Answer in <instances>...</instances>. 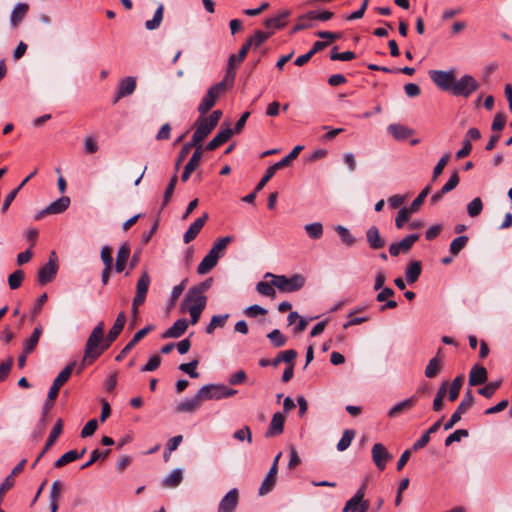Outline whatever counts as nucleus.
I'll use <instances>...</instances> for the list:
<instances>
[{
    "mask_svg": "<svg viewBox=\"0 0 512 512\" xmlns=\"http://www.w3.org/2000/svg\"><path fill=\"white\" fill-rule=\"evenodd\" d=\"M207 304V298L205 295H198L192 290H189L185 297V306L188 308H198L199 310H204Z\"/></svg>",
    "mask_w": 512,
    "mask_h": 512,
    "instance_id": "nucleus-22",
    "label": "nucleus"
},
{
    "mask_svg": "<svg viewBox=\"0 0 512 512\" xmlns=\"http://www.w3.org/2000/svg\"><path fill=\"white\" fill-rule=\"evenodd\" d=\"M130 256V247L127 243H123L120 245L118 251H117V257H116V264H115V270L118 273H121L124 271L126 267V263Z\"/></svg>",
    "mask_w": 512,
    "mask_h": 512,
    "instance_id": "nucleus-31",
    "label": "nucleus"
},
{
    "mask_svg": "<svg viewBox=\"0 0 512 512\" xmlns=\"http://www.w3.org/2000/svg\"><path fill=\"white\" fill-rule=\"evenodd\" d=\"M276 465H272L266 477L263 479L259 487V495L263 496L271 492L276 484L277 475Z\"/></svg>",
    "mask_w": 512,
    "mask_h": 512,
    "instance_id": "nucleus-24",
    "label": "nucleus"
},
{
    "mask_svg": "<svg viewBox=\"0 0 512 512\" xmlns=\"http://www.w3.org/2000/svg\"><path fill=\"white\" fill-rule=\"evenodd\" d=\"M290 14L291 12L289 10H283L275 16L267 18L264 23L265 27L272 30L283 28L287 24V19Z\"/></svg>",
    "mask_w": 512,
    "mask_h": 512,
    "instance_id": "nucleus-19",
    "label": "nucleus"
},
{
    "mask_svg": "<svg viewBox=\"0 0 512 512\" xmlns=\"http://www.w3.org/2000/svg\"><path fill=\"white\" fill-rule=\"evenodd\" d=\"M150 276L147 272H144L136 285V294L133 299H135L136 305H142L145 302L146 295L150 285Z\"/></svg>",
    "mask_w": 512,
    "mask_h": 512,
    "instance_id": "nucleus-13",
    "label": "nucleus"
},
{
    "mask_svg": "<svg viewBox=\"0 0 512 512\" xmlns=\"http://www.w3.org/2000/svg\"><path fill=\"white\" fill-rule=\"evenodd\" d=\"M297 352L293 349L281 351L277 354V356L273 359L272 365L278 366L280 362H285L288 365L292 364V361L296 358Z\"/></svg>",
    "mask_w": 512,
    "mask_h": 512,
    "instance_id": "nucleus-46",
    "label": "nucleus"
},
{
    "mask_svg": "<svg viewBox=\"0 0 512 512\" xmlns=\"http://www.w3.org/2000/svg\"><path fill=\"white\" fill-rule=\"evenodd\" d=\"M199 364V361L197 359H194L190 361L189 363H182L179 365V369L187 373L191 378H198L199 373L197 372L196 368Z\"/></svg>",
    "mask_w": 512,
    "mask_h": 512,
    "instance_id": "nucleus-61",
    "label": "nucleus"
},
{
    "mask_svg": "<svg viewBox=\"0 0 512 512\" xmlns=\"http://www.w3.org/2000/svg\"><path fill=\"white\" fill-rule=\"evenodd\" d=\"M203 401L202 396H199V391L197 394L191 398L183 399L176 407L177 412H187L193 413L198 408H200L201 403Z\"/></svg>",
    "mask_w": 512,
    "mask_h": 512,
    "instance_id": "nucleus-18",
    "label": "nucleus"
},
{
    "mask_svg": "<svg viewBox=\"0 0 512 512\" xmlns=\"http://www.w3.org/2000/svg\"><path fill=\"white\" fill-rule=\"evenodd\" d=\"M79 459V456L77 455L76 450H70L63 454L59 459H57L54 463L55 468H61L65 466L68 463H71L75 460Z\"/></svg>",
    "mask_w": 512,
    "mask_h": 512,
    "instance_id": "nucleus-57",
    "label": "nucleus"
},
{
    "mask_svg": "<svg viewBox=\"0 0 512 512\" xmlns=\"http://www.w3.org/2000/svg\"><path fill=\"white\" fill-rule=\"evenodd\" d=\"M63 423L61 419H58L55 423L54 427L50 431L49 437L45 443V446L39 456L36 458L35 462L33 463V467L37 464V462L40 460L41 457L54 445L57 438L62 433Z\"/></svg>",
    "mask_w": 512,
    "mask_h": 512,
    "instance_id": "nucleus-17",
    "label": "nucleus"
},
{
    "mask_svg": "<svg viewBox=\"0 0 512 512\" xmlns=\"http://www.w3.org/2000/svg\"><path fill=\"white\" fill-rule=\"evenodd\" d=\"M24 278H25V274H24L23 270H21V269L15 270L8 277V285H9L10 289L11 290L18 289L21 286Z\"/></svg>",
    "mask_w": 512,
    "mask_h": 512,
    "instance_id": "nucleus-53",
    "label": "nucleus"
},
{
    "mask_svg": "<svg viewBox=\"0 0 512 512\" xmlns=\"http://www.w3.org/2000/svg\"><path fill=\"white\" fill-rule=\"evenodd\" d=\"M233 135V130L229 127L220 130L216 136L207 144L206 149L213 151L225 142H227Z\"/></svg>",
    "mask_w": 512,
    "mask_h": 512,
    "instance_id": "nucleus-28",
    "label": "nucleus"
},
{
    "mask_svg": "<svg viewBox=\"0 0 512 512\" xmlns=\"http://www.w3.org/2000/svg\"><path fill=\"white\" fill-rule=\"evenodd\" d=\"M76 363L72 362L68 364L54 379L53 383L62 387L70 378Z\"/></svg>",
    "mask_w": 512,
    "mask_h": 512,
    "instance_id": "nucleus-52",
    "label": "nucleus"
},
{
    "mask_svg": "<svg viewBox=\"0 0 512 512\" xmlns=\"http://www.w3.org/2000/svg\"><path fill=\"white\" fill-rule=\"evenodd\" d=\"M273 34V31L271 32H265L258 30L256 31L251 37L247 39V42L251 49L256 50L259 48L264 42H266Z\"/></svg>",
    "mask_w": 512,
    "mask_h": 512,
    "instance_id": "nucleus-38",
    "label": "nucleus"
},
{
    "mask_svg": "<svg viewBox=\"0 0 512 512\" xmlns=\"http://www.w3.org/2000/svg\"><path fill=\"white\" fill-rule=\"evenodd\" d=\"M183 480V473L181 469H174L163 481L166 487H177Z\"/></svg>",
    "mask_w": 512,
    "mask_h": 512,
    "instance_id": "nucleus-48",
    "label": "nucleus"
},
{
    "mask_svg": "<svg viewBox=\"0 0 512 512\" xmlns=\"http://www.w3.org/2000/svg\"><path fill=\"white\" fill-rule=\"evenodd\" d=\"M315 26H316V23L313 20L312 14L310 11H308L307 13L302 14L297 18V23L294 25L291 32L296 33L301 30L314 28Z\"/></svg>",
    "mask_w": 512,
    "mask_h": 512,
    "instance_id": "nucleus-33",
    "label": "nucleus"
},
{
    "mask_svg": "<svg viewBox=\"0 0 512 512\" xmlns=\"http://www.w3.org/2000/svg\"><path fill=\"white\" fill-rule=\"evenodd\" d=\"M419 235L418 234H410L403 238L399 242L392 243L389 246V253L391 256H398L400 253H407L414 243L418 241Z\"/></svg>",
    "mask_w": 512,
    "mask_h": 512,
    "instance_id": "nucleus-9",
    "label": "nucleus"
},
{
    "mask_svg": "<svg viewBox=\"0 0 512 512\" xmlns=\"http://www.w3.org/2000/svg\"><path fill=\"white\" fill-rule=\"evenodd\" d=\"M488 379V373L485 367L475 365L472 367L469 373V385L478 386L486 383Z\"/></svg>",
    "mask_w": 512,
    "mask_h": 512,
    "instance_id": "nucleus-21",
    "label": "nucleus"
},
{
    "mask_svg": "<svg viewBox=\"0 0 512 512\" xmlns=\"http://www.w3.org/2000/svg\"><path fill=\"white\" fill-rule=\"evenodd\" d=\"M366 484H363L352 498H350L344 505L342 512H356L361 505L365 496Z\"/></svg>",
    "mask_w": 512,
    "mask_h": 512,
    "instance_id": "nucleus-26",
    "label": "nucleus"
},
{
    "mask_svg": "<svg viewBox=\"0 0 512 512\" xmlns=\"http://www.w3.org/2000/svg\"><path fill=\"white\" fill-rule=\"evenodd\" d=\"M110 453V450L100 451L99 449H95L92 451L90 459L81 466V469H86L94 464L99 459H105Z\"/></svg>",
    "mask_w": 512,
    "mask_h": 512,
    "instance_id": "nucleus-64",
    "label": "nucleus"
},
{
    "mask_svg": "<svg viewBox=\"0 0 512 512\" xmlns=\"http://www.w3.org/2000/svg\"><path fill=\"white\" fill-rule=\"evenodd\" d=\"M227 76L222 81L212 85L198 106L201 115L206 114L216 103L218 98L226 91L228 83Z\"/></svg>",
    "mask_w": 512,
    "mask_h": 512,
    "instance_id": "nucleus-4",
    "label": "nucleus"
},
{
    "mask_svg": "<svg viewBox=\"0 0 512 512\" xmlns=\"http://www.w3.org/2000/svg\"><path fill=\"white\" fill-rule=\"evenodd\" d=\"M125 323H126V315L122 311L118 314L112 328L109 330V332L106 336V340L108 341V344L111 345L117 339V337L122 332Z\"/></svg>",
    "mask_w": 512,
    "mask_h": 512,
    "instance_id": "nucleus-23",
    "label": "nucleus"
},
{
    "mask_svg": "<svg viewBox=\"0 0 512 512\" xmlns=\"http://www.w3.org/2000/svg\"><path fill=\"white\" fill-rule=\"evenodd\" d=\"M208 220V214L204 213L203 216L197 218L187 229V231L183 235V241L185 244L190 243L193 241L203 226L205 225L206 221Z\"/></svg>",
    "mask_w": 512,
    "mask_h": 512,
    "instance_id": "nucleus-14",
    "label": "nucleus"
},
{
    "mask_svg": "<svg viewBox=\"0 0 512 512\" xmlns=\"http://www.w3.org/2000/svg\"><path fill=\"white\" fill-rule=\"evenodd\" d=\"M163 10V5H160L155 11L153 18L145 22V27L147 30H154L160 26L163 20Z\"/></svg>",
    "mask_w": 512,
    "mask_h": 512,
    "instance_id": "nucleus-54",
    "label": "nucleus"
},
{
    "mask_svg": "<svg viewBox=\"0 0 512 512\" xmlns=\"http://www.w3.org/2000/svg\"><path fill=\"white\" fill-rule=\"evenodd\" d=\"M202 146H198L195 150V152L192 154L190 160L184 167V171L181 175V180L183 182H186L191 173L194 172L197 167L199 166L201 159H202V152H201Z\"/></svg>",
    "mask_w": 512,
    "mask_h": 512,
    "instance_id": "nucleus-16",
    "label": "nucleus"
},
{
    "mask_svg": "<svg viewBox=\"0 0 512 512\" xmlns=\"http://www.w3.org/2000/svg\"><path fill=\"white\" fill-rule=\"evenodd\" d=\"M62 489L63 484L60 481L56 480L53 482L49 496L51 512L58 510V499L61 496Z\"/></svg>",
    "mask_w": 512,
    "mask_h": 512,
    "instance_id": "nucleus-40",
    "label": "nucleus"
},
{
    "mask_svg": "<svg viewBox=\"0 0 512 512\" xmlns=\"http://www.w3.org/2000/svg\"><path fill=\"white\" fill-rule=\"evenodd\" d=\"M177 180H178V176H177V173H175L171 177L170 182L164 191L163 202H162L163 207L166 206L170 202L172 195L174 193L176 184H177Z\"/></svg>",
    "mask_w": 512,
    "mask_h": 512,
    "instance_id": "nucleus-60",
    "label": "nucleus"
},
{
    "mask_svg": "<svg viewBox=\"0 0 512 512\" xmlns=\"http://www.w3.org/2000/svg\"><path fill=\"white\" fill-rule=\"evenodd\" d=\"M136 89V78L127 76L121 79L118 83L114 103H117L121 98L131 95Z\"/></svg>",
    "mask_w": 512,
    "mask_h": 512,
    "instance_id": "nucleus-12",
    "label": "nucleus"
},
{
    "mask_svg": "<svg viewBox=\"0 0 512 512\" xmlns=\"http://www.w3.org/2000/svg\"><path fill=\"white\" fill-rule=\"evenodd\" d=\"M217 262L218 259L214 255L207 253L197 266V273L204 275L210 272L217 265Z\"/></svg>",
    "mask_w": 512,
    "mask_h": 512,
    "instance_id": "nucleus-41",
    "label": "nucleus"
},
{
    "mask_svg": "<svg viewBox=\"0 0 512 512\" xmlns=\"http://www.w3.org/2000/svg\"><path fill=\"white\" fill-rule=\"evenodd\" d=\"M285 423V417L280 412L275 413L272 416L270 425L265 432L266 437H273L276 435H280L283 432Z\"/></svg>",
    "mask_w": 512,
    "mask_h": 512,
    "instance_id": "nucleus-20",
    "label": "nucleus"
},
{
    "mask_svg": "<svg viewBox=\"0 0 512 512\" xmlns=\"http://www.w3.org/2000/svg\"><path fill=\"white\" fill-rule=\"evenodd\" d=\"M188 327L186 319H179L168 328L162 335L163 338H178L185 333Z\"/></svg>",
    "mask_w": 512,
    "mask_h": 512,
    "instance_id": "nucleus-30",
    "label": "nucleus"
},
{
    "mask_svg": "<svg viewBox=\"0 0 512 512\" xmlns=\"http://www.w3.org/2000/svg\"><path fill=\"white\" fill-rule=\"evenodd\" d=\"M234 240L233 236H225L218 239L209 250V254L214 255L218 260L224 254L227 246Z\"/></svg>",
    "mask_w": 512,
    "mask_h": 512,
    "instance_id": "nucleus-35",
    "label": "nucleus"
},
{
    "mask_svg": "<svg viewBox=\"0 0 512 512\" xmlns=\"http://www.w3.org/2000/svg\"><path fill=\"white\" fill-rule=\"evenodd\" d=\"M431 191V184H428L420 193L419 195L413 200V202L410 205V211L411 212H417L421 205L423 204L425 198Z\"/></svg>",
    "mask_w": 512,
    "mask_h": 512,
    "instance_id": "nucleus-56",
    "label": "nucleus"
},
{
    "mask_svg": "<svg viewBox=\"0 0 512 512\" xmlns=\"http://www.w3.org/2000/svg\"><path fill=\"white\" fill-rule=\"evenodd\" d=\"M104 322H99L90 333L84 349L82 366H87L96 361L102 353L110 347L104 338Z\"/></svg>",
    "mask_w": 512,
    "mask_h": 512,
    "instance_id": "nucleus-1",
    "label": "nucleus"
},
{
    "mask_svg": "<svg viewBox=\"0 0 512 512\" xmlns=\"http://www.w3.org/2000/svg\"><path fill=\"white\" fill-rule=\"evenodd\" d=\"M304 229L307 235L313 240L320 239L323 236V225L320 222L306 224Z\"/></svg>",
    "mask_w": 512,
    "mask_h": 512,
    "instance_id": "nucleus-51",
    "label": "nucleus"
},
{
    "mask_svg": "<svg viewBox=\"0 0 512 512\" xmlns=\"http://www.w3.org/2000/svg\"><path fill=\"white\" fill-rule=\"evenodd\" d=\"M335 231L338 233L344 244L351 246L355 243V238L346 227L338 225L335 227Z\"/></svg>",
    "mask_w": 512,
    "mask_h": 512,
    "instance_id": "nucleus-63",
    "label": "nucleus"
},
{
    "mask_svg": "<svg viewBox=\"0 0 512 512\" xmlns=\"http://www.w3.org/2000/svg\"><path fill=\"white\" fill-rule=\"evenodd\" d=\"M462 384H463V376H457L452 381V383L449 387V391H448V399L450 401L453 402L458 398Z\"/></svg>",
    "mask_w": 512,
    "mask_h": 512,
    "instance_id": "nucleus-55",
    "label": "nucleus"
},
{
    "mask_svg": "<svg viewBox=\"0 0 512 512\" xmlns=\"http://www.w3.org/2000/svg\"><path fill=\"white\" fill-rule=\"evenodd\" d=\"M387 129L396 140H405L412 134L409 128L401 124H391Z\"/></svg>",
    "mask_w": 512,
    "mask_h": 512,
    "instance_id": "nucleus-43",
    "label": "nucleus"
},
{
    "mask_svg": "<svg viewBox=\"0 0 512 512\" xmlns=\"http://www.w3.org/2000/svg\"><path fill=\"white\" fill-rule=\"evenodd\" d=\"M228 318H229V314L214 315L211 318L210 323L206 327V333L212 334L216 328L224 327Z\"/></svg>",
    "mask_w": 512,
    "mask_h": 512,
    "instance_id": "nucleus-49",
    "label": "nucleus"
},
{
    "mask_svg": "<svg viewBox=\"0 0 512 512\" xmlns=\"http://www.w3.org/2000/svg\"><path fill=\"white\" fill-rule=\"evenodd\" d=\"M479 88V83L471 75H464L459 80L454 81L451 93L455 96L469 97Z\"/></svg>",
    "mask_w": 512,
    "mask_h": 512,
    "instance_id": "nucleus-5",
    "label": "nucleus"
},
{
    "mask_svg": "<svg viewBox=\"0 0 512 512\" xmlns=\"http://www.w3.org/2000/svg\"><path fill=\"white\" fill-rule=\"evenodd\" d=\"M303 150V146L301 145H297L295 146L292 151L286 155L284 158H282L280 161L276 162L275 164H273L274 168H276L277 170H280L284 167H286L287 165H289V163L294 160L295 158H297V156L299 155V153Z\"/></svg>",
    "mask_w": 512,
    "mask_h": 512,
    "instance_id": "nucleus-45",
    "label": "nucleus"
},
{
    "mask_svg": "<svg viewBox=\"0 0 512 512\" xmlns=\"http://www.w3.org/2000/svg\"><path fill=\"white\" fill-rule=\"evenodd\" d=\"M69 204L70 198L63 196L49 204L43 211H41L40 216L45 214H60L69 207Z\"/></svg>",
    "mask_w": 512,
    "mask_h": 512,
    "instance_id": "nucleus-25",
    "label": "nucleus"
},
{
    "mask_svg": "<svg viewBox=\"0 0 512 512\" xmlns=\"http://www.w3.org/2000/svg\"><path fill=\"white\" fill-rule=\"evenodd\" d=\"M41 334H42V327L39 325V326L35 327L31 336L27 340H25L23 343V351L25 352V354H30L31 352L34 351V349L36 348V346L38 344Z\"/></svg>",
    "mask_w": 512,
    "mask_h": 512,
    "instance_id": "nucleus-39",
    "label": "nucleus"
},
{
    "mask_svg": "<svg viewBox=\"0 0 512 512\" xmlns=\"http://www.w3.org/2000/svg\"><path fill=\"white\" fill-rule=\"evenodd\" d=\"M372 461L375 466L383 471L387 462L392 459V455L382 443H375L371 449Z\"/></svg>",
    "mask_w": 512,
    "mask_h": 512,
    "instance_id": "nucleus-7",
    "label": "nucleus"
},
{
    "mask_svg": "<svg viewBox=\"0 0 512 512\" xmlns=\"http://www.w3.org/2000/svg\"><path fill=\"white\" fill-rule=\"evenodd\" d=\"M265 278H273V285L281 292L292 293L302 289L306 279L302 274H294L291 277L266 273Z\"/></svg>",
    "mask_w": 512,
    "mask_h": 512,
    "instance_id": "nucleus-3",
    "label": "nucleus"
},
{
    "mask_svg": "<svg viewBox=\"0 0 512 512\" xmlns=\"http://www.w3.org/2000/svg\"><path fill=\"white\" fill-rule=\"evenodd\" d=\"M275 288L276 287L273 285V278H271L270 283L265 282V281H260L256 285V290L259 294L266 296V297H270L272 299L275 298V296H276Z\"/></svg>",
    "mask_w": 512,
    "mask_h": 512,
    "instance_id": "nucleus-47",
    "label": "nucleus"
},
{
    "mask_svg": "<svg viewBox=\"0 0 512 512\" xmlns=\"http://www.w3.org/2000/svg\"><path fill=\"white\" fill-rule=\"evenodd\" d=\"M417 403V398L412 396L410 398H407L397 404H395L389 411H388V417L394 418L398 416L400 413L408 411L412 409Z\"/></svg>",
    "mask_w": 512,
    "mask_h": 512,
    "instance_id": "nucleus-29",
    "label": "nucleus"
},
{
    "mask_svg": "<svg viewBox=\"0 0 512 512\" xmlns=\"http://www.w3.org/2000/svg\"><path fill=\"white\" fill-rule=\"evenodd\" d=\"M239 503V491L237 488L229 490L221 499L217 512H235Z\"/></svg>",
    "mask_w": 512,
    "mask_h": 512,
    "instance_id": "nucleus-8",
    "label": "nucleus"
},
{
    "mask_svg": "<svg viewBox=\"0 0 512 512\" xmlns=\"http://www.w3.org/2000/svg\"><path fill=\"white\" fill-rule=\"evenodd\" d=\"M366 239L369 247L373 250L381 249L385 245V241L381 237L379 229L376 226H371L367 230Z\"/></svg>",
    "mask_w": 512,
    "mask_h": 512,
    "instance_id": "nucleus-27",
    "label": "nucleus"
},
{
    "mask_svg": "<svg viewBox=\"0 0 512 512\" xmlns=\"http://www.w3.org/2000/svg\"><path fill=\"white\" fill-rule=\"evenodd\" d=\"M440 349L438 351V353H440ZM439 354H437L435 357H433L427 364L426 368H425V376L427 378H434L438 375V373L441 371L442 369V360L439 358L438 356Z\"/></svg>",
    "mask_w": 512,
    "mask_h": 512,
    "instance_id": "nucleus-42",
    "label": "nucleus"
},
{
    "mask_svg": "<svg viewBox=\"0 0 512 512\" xmlns=\"http://www.w3.org/2000/svg\"><path fill=\"white\" fill-rule=\"evenodd\" d=\"M153 326L152 325H148L142 329H140L139 331H137L134 336L132 337V339L124 346V348L120 351V353L116 356L115 360L116 361H121L123 360L126 355L135 347V345L140 341L142 340L150 331L153 330Z\"/></svg>",
    "mask_w": 512,
    "mask_h": 512,
    "instance_id": "nucleus-11",
    "label": "nucleus"
},
{
    "mask_svg": "<svg viewBox=\"0 0 512 512\" xmlns=\"http://www.w3.org/2000/svg\"><path fill=\"white\" fill-rule=\"evenodd\" d=\"M222 117L221 110L213 111L209 116L199 117L196 122V130L192 136V143L201 146L200 143L213 131Z\"/></svg>",
    "mask_w": 512,
    "mask_h": 512,
    "instance_id": "nucleus-2",
    "label": "nucleus"
},
{
    "mask_svg": "<svg viewBox=\"0 0 512 512\" xmlns=\"http://www.w3.org/2000/svg\"><path fill=\"white\" fill-rule=\"evenodd\" d=\"M468 242L467 236H458L450 244L449 251L452 255L456 256L466 246Z\"/></svg>",
    "mask_w": 512,
    "mask_h": 512,
    "instance_id": "nucleus-59",
    "label": "nucleus"
},
{
    "mask_svg": "<svg viewBox=\"0 0 512 512\" xmlns=\"http://www.w3.org/2000/svg\"><path fill=\"white\" fill-rule=\"evenodd\" d=\"M57 269L58 266L56 260L50 258L48 263L43 265L38 271L37 280L39 284L45 285L51 282L57 274Z\"/></svg>",
    "mask_w": 512,
    "mask_h": 512,
    "instance_id": "nucleus-10",
    "label": "nucleus"
},
{
    "mask_svg": "<svg viewBox=\"0 0 512 512\" xmlns=\"http://www.w3.org/2000/svg\"><path fill=\"white\" fill-rule=\"evenodd\" d=\"M432 81L444 91H452L455 77L453 71L431 70L429 72Z\"/></svg>",
    "mask_w": 512,
    "mask_h": 512,
    "instance_id": "nucleus-6",
    "label": "nucleus"
},
{
    "mask_svg": "<svg viewBox=\"0 0 512 512\" xmlns=\"http://www.w3.org/2000/svg\"><path fill=\"white\" fill-rule=\"evenodd\" d=\"M483 210V203L479 197L474 198L467 205V213L470 217H477Z\"/></svg>",
    "mask_w": 512,
    "mask_h": 512,
    "instance_id": "nucleus-58",
    "label": "nucleus"
},
{
    "mask_svg": "<svg viewBox=\"0 0 512 512\" xmlns=\"http://www.w3.org/2000/svg\"><path fill=\"white\" fill-rule=\"evenodd\" d=\"M223 384H208L199 389V396L203 400H220L223 399Z\"/></svg>",
    "mask_w": 512,
    "mask_h": 512,
    "instance_id": "nucleus-15",
    "label": "nucleus"
},
{
    "mask_svg": "<svg viewBox=\"0 0 512 512\" xmlns=\"http://www.w3.org/2000/svg\"><path fill=\"white\" fill-rule=\"evenodd\" d=\"M267 337L276 348L284 346L287 340L286 337L278 329L272 330L270 333H268Z\"/></svg>",
    "mask_w": 512,
    "mask_h": 512,
    "instance_id": "nucleus-62",
    "label": "nucleus"
},
{
    "mask_svg": "<svg viewBox=\"0 0 512 512\" xmlns=\"http://www.w3.org/2000/svg\"><path fill=\"white\" fill-rule=\"evenodd\" d=\"M29 10V6L28 4L26 3H18L12 13H11V16H10V21H11V25L13 27H17L18 24L24 19V17L26 16L27 12Z\"/></svg>",
    "mask_w": 512,
    "mask_h": 512,
    "instance_id": "nucleus-37",
    "label": "nucleus"
},
{
    "mask_svg": "<svg viewBox=\"0 0 512 512\" xmlns=\"http://www.w3.org/2000/svg\"><path fill=\"white\" fill-rule=\"evenodd\" d=\"M474 401H475V398H474L472 392L470 390H468L464 394L460 404L456 408L453 415H456V416L458 415L459 419L461 420L462 415L465 414L473 406Z\"/></svg>",
    "mask_w": 512,
    "mask_h": 512,
    "instance_id": "nucleus-36",
    "label": "nucleus"
},
{
    "mask_svg": "<svg viewBox=\"0 0 512 512\" xmlns=\"http://www.w3.org/2000/svg\"><path fill=\"white\" fill-rule=\"evenodd\" d=\"M355 435L356 432L352 429L344 430L341 439L337 443V450L341 452L345 451L351 445Z\"/></svg>",
    "mask_w": 512,
    "mask_h": 512,
    "instance_id": "nucleus-50",
    "label": "nucleus"
},
{
    "mask_svg": "<svg viewBox=\"0 0 512 512\" xmlns=\"http://www.w3.org/2000/svg\"><path fill=\"white\" fill-rule=\"evenodd\" d=\"M26 460L23 459L19 462L12 470V472L5 478L2 482V494L8 490H10L15 484V477L21 473L24 469Z\"/></svg>",
    "mask_w": 512,
    "mask_h": 512,
    "instance_id": "nucleus-34",
    "label": "nucleus"
},
{
    "mask_svg": "<svg viewBox=\"0 0 512 512\" xmlns=\"http://www.w3.org/2000/svg\"><path fill=\"white\" fill-rule=\"evenodd\" d=\"M422 268L421 263L419 261H412L406 268L405 276L406 280L409 284L415 283L420 274H421Z\"/></svg>",
    "mask_w": 512,
    "mask_h": 512,
    "instance_id": "nucleus-44",
    "label": "nucleus"
},
{
    "mask_svg": "<svg viewBox=\"0 0 512 512\" xmlns=\"http://www.w3.org/2000/svg\"><path fill=\"white\" fill-rule=\"evenodd\" d=\"M251 49V47L249 46L248 42L246 41L242 47L240 48L239 52L237 55H231L229 57V61H228V65H229V70H228V73H227V77H229L231 75V82H233L234 80V76H235V73L233 72L231 74V68L235 65V62L237 64H240L244 59L245 57L247 56V53L248 51Z\"/></svg>",
    "mask_w": 512,
    "mask_h": 512,
    "instance_id": "nucleus-32",
    "label": "nucleus"
}]
</instances>
